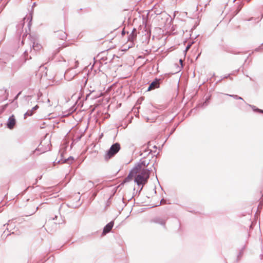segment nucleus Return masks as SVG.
I'll use <instances>...</instances> for the list:
<instances>
[{
    "mask_svg": "<svg viewBox=\"0 0 263 263\" xmlns=\"http://www.w3.org/2000/svg\"><path fill=\"white\" fill-rule=\"evenodd\" d=\"M21 91L19 92L16 95V96L14 97V100H16V99L18 98V96L21 95Z\"/></svg>",
    "mask_w": 263,
    "mask_h": 263,
    "instance_id": "27",
    "label": "nucleus"
},
{
    "mask_svg": "<svg viewBox=\"0 0 263 263\" xmlns=\"http://www.w3.org/2000/svg\"><path fill=\"white\" fill-rule=\"evenodd\" d=\"M11 234H14V232H11ZM10 234H11V233H10V234H7V235H6V236H8V235H10Z\"/></svg>",
    "mask_w": 263,
    "mask_h": 263,
    "instance_id": "39",
    "label": "nucleus"
},
{
    "mask_svg": "<svg viewBox=\"0 0 263 263\" xmlns=\"http://www.w3.org/2000/svg\"><path fill=\"white\" fill-rule=\"evenodd\" d=\"M58 216L57 215H55L53 218H52L51 219H49L48 220V222L47 223H49L50 222H51L52 220H54L55 219H56L57 218Z\"/></svg>",
    "mask_w": 263,
    "mask_h": 263,
    "instance_id": "24",
    "label": "nucleus"
},
{
    "mask_svg": "<svg viewBox=\"0 0 263 263\" xmlns=\"http://www.w3.org/2000/svg\"><path fill=\"white\" fill-rule=\"evenodd\" d=\"M56 35L58 37L62 40L66 39L67 37L66 33L63 31H58L56 33Z\"/></svg>",
    "mask_w": 263,
    "mask_h": 263,
    "instance_id": "12",
    "label": "nucleus"
},
{
    "mask_svg": "<svg viewBox=\"0 0 263 263\" xmlns=\"http://www.w3.org/2000/svg\"><path fill=\"white\" fill-rule=\"evenodd\" d=\"M73 160H74L73 157L72 156H70L67 159L64 160L62 163H67L70 164L72 163Z\"/></svg>",
    "mask_w": 263,
    "mask_h": 263,
    "instance_id": "15",
    "label": "nucleus"
},
{
    "mask_svg": "<svg viewBox=\"0 0 263 263\" xmlns=\"http://www.w3.org/2000/svg\"><path fill=\"white\" fill-rule=\"evenodd\" d=\"M32 19V16L31 14H30V15L28 17H25L24 20H26L27 21H29V23L28 24V26L30 27L31 25V22Z\"/></svg>",
    "mask_w": 263,
    "mask_h": 263,
    "instance_id": "18",
    "label": "nucleus"
},
{
    "mask_svg": "<svg viewBox=\"0 0 263 263\" xmlns=\"http://www.w3.org/2000/svg\"><path fill=\"white\" fill-rule=\"evenodd\" d=\"M242 255V250H241L238 254V255H237V259H240V258H241V256Z\"/></svg>",
    "mask_w": 263,
    "mask_h": 263,
    "instance_id": "23",
    "label": "nucleus"
},
{
    "mask_svg": "<svg viewBox=\"0 0 263 263\" xmlns=\"http://www.w3.org/2000/svg\"><path fill=\"white\" fill-rule=\"evenodd\" d=\"M47 101H48V102H50V100L48 99Z\"/></svg>",
    "mask_w": 263,
    "mask_h": 263,
    "instance_id": "43",
    "label": "nucleus"
},
{
    "mask_svg": "<svg viewBox=\"0 0 263 263\" xmlns=\"http://www.w3.org/2000/svg\"><path fill=\"white\" fill-rule=\"evenodd\" d=\"M36 182H37V180H36L34 184L36 183Z\"/></svg>",
    "mask_w": 263,
    "mask_h": 263,
    "instance_id": "46",
    "label": "nucleus"
},
{
    "mask_svg": "<svg viewBox=\"0 0 263 263\" xmlns=\"http://www.w3.org/2000/svg\"><path fill=\"white\" fill-rule=\"evenodd\" d=\"M261 47L260 46L258 48H256L255 49V51H259L261 49Z\"/></svg>",
    "mask_w": 263,
    "mask_h": 263,
    "instance_id": "28",
    "label": "nucleus"
},
{
    "mask_svg": "<svg viewBox=\"0 0 263 263\" xmlns=\"http://www.w3.org/2000/svg\"><path fill=\"white\" fill-rule=\"evenodd\" d=\"M120 149L121 147L119 143L116 142L110 146L109 149L107 151L104 157L105 160L107 161L109 159L115 156V155L117 154L118 153V152L120 150Z\"/></svg>",
    "mask_w": 263,
    "mask_h": 263,
    "instance_id": "2",
    "label": "nucleus"
},
{
    "mask_svg": "<svg viewBox=\"0 0 263 263\" xmlns=\"http://www.w3.org/2000/svg\"><path fill=\"white\" fill-rule=\"evenodd\" d=\"M37 97L39 98L40 97L42 96V93L40 91H39V92L37 94Z\"/></svg>",
    "mask_w": 263,
    "mask_h": 263,
    "instance_id": "29",
    "label": "nucleus"
},
{
    "mask_svg": "<svg viewBox=\"0 0 263 263\" xmlns=\"http://www.w3.org/2000/svg\"><path fill=\"white\" fill-rule=\"evenodd\" d=\"M191 46H192V44H189V45L186 47L185 51L188 50L191 48Z\"/></svg>",
    "mask_w": 263,
    "mask_h": 263,
    "instance_id": "26",
    "label": "nucleus"
},
{
    "mask_svg": "<svg viewBox=\"0 0 263 263\" xmlns=\"http://www.w3.org/2000/svg\"><path fill=\"white\" fill-rule=\"evenodd\" d=\"M154 170H155V172H156V169L155 168H154Z\"/></svg>",
    "mask_w": 263,
    "mask_h": 263,
    "instance_id": "45",
    "label": "nucleus"
},
{
    "mask_svg": "<svg viewBox=\"0 0 263 263\" xmlns=\"http://www.w3.org/2000/svg\"><path fill=\"white\" fill-rule=\"evenodd\" d=\"M114 224V223L112 221L107 223L103 229L102 235H106L107 233H109L112 228Z\"/></svg>",
    "mask_w": 263,
    "mask_h": 263,
    "instance_id": "7",
    "label": "nucleus"
},
{
    "mask_svg": "<svg viewBox=\"0 0 263 263\" xmlns=\"http://www.w3.org/2000/svg\"><path fill=\"white\" fill-rule=\"evenodd\" d=\"M24 56H26V55H27V51H25V52H24Z\"/></svg>",
    "mask_w": 263,
    "mask_h": 263,
    "instance_id": "38",
    "label": "nucleus"
},
{
    "mask_svg": "<svg viewBox=\"0 0 263 263\" xmlns=\"http://www.w3.org/2000/svg\"><path fill=\"white\" fill-rule=\"evenodd\" d=\"M147 145H148V147H147V148L150 147V146H152V144H151V142H148V143H147Z\"/></svg>",
    "mask_w": 263,
    "mask_h": 263,
    "instance_id": "31",
    "label": "nucleus"
},
{
    "mask_svg": "<svg viewBox=\"0 0 263 263\" xmlns=\"http://www.w3.org/2000/svg\"><path fill=\"white\" fill-rule=\"evenodd\" d=\"M87 81V80H86L85 81V84L86 83Z\"/></svg>",
    "mask_w": 263,
    "mask_h": 263,
    "instance_id": "44",
    "label": "nucleus"
},
{
    "mask_svg": "<svg viewBox=\"0 0 263 263\" xmlns=\"http://www.w3.org/2000/svg\"><path fill=\"white\" fill-rule=\"evenodd\" d=\"M229 76H230V74H228V75H227V76H224V77H223L222 79H220V80L218 81V82H220L222 79L228 78Z\"/></svg>",
    "mask_w": 263,
    "mask_h": 263,
    "instance_id": "25",
    "label": "nucleus"
},
{
    "mask_svg": "<svg viewBox=\"0 0 263 263\" xmlns=\"http://www.w3.org/2000/svg\"><path fill=\"white\" fill-rule=\"evenodd\" d=\"M137 37V30L136 29L134 28L130 34L128 36V41H134Z\"/></svg>",
    "mask_w": 263,
    "mask_h": 263,
    "instance_id": "10",
    "label": "nucleus"
},
{
    "mask_svg": "<svg viewBox=\"0 0 263 263\" xmlns=\"http://www.w3.org/2000/svg\"><path fill=\"white\" fill-rule=\"evenodd\" d=\"M39 209V207L36 206L35 208V206H33L32 209L31 210H28L26 213L27 215H26L27 216H30L34 214Z\"/></svg>",
    "mask_w": 263,
    "mask_h": 263,
    "instance_id": "14",
    "label": "nucleus"
},
{
    "mask_svg": "<svg viewBox=\"0 0 263 263\" xmlns=\"http://www.w3.org/2000/svg\"><path fill=\"white\" fill-rule=\"evenodd\" d=\"M5 92L7 94V96H8V91H7V89H6L5 90Z\"/></svg>",
    "mask_w": 263,
    "mask_h": 263,
    "instance_id": "35",
    "label": "nucleus"
},
{
    "mask_svg": "<svg viewBox=\"0 0 263 263\" xmlns=\"http://www.w3.org/2000/svg\"><path fill=\"white\" fill-rule=\"evenodd\" d=\"M39 108L37 105L34 106L31 110H28L24 115V119H26L27 116H31L33 115L34 111Z\"/></svg>",
    "mask_w": 263,
    "mask_h": 263,
    "instance_id": "8",
    "label": "nucleus"
},
{
    "mask_svg": "<svg viewBox=\"0 0 263 263\" xmlns=\"http://www.w3.org/2000/svg\"><path fill=\"white\" fill-rule=\"evenodd\" d=\"M238 12H239V10H238V11L236 12L235 14H237L238 13Z\"/></svg>",
    "mask_w": 263,
    "mask_h": 263,
    "instance_id": "41",
    "label": "nucleus"
},
{
    "mask_svg": "<svg viewBox=\"0 0 263 263\" xmlns=\"http://www.w3.org/2000/svg\"><path fill=\"white\" fill-rule=\"evenodd\" d=\"M16 124V120L15 119V117L13 115H11L9 117L7 123V126L10 129H12L14 128L15 125Z\"/></svg>",
    "mask_w": 263,
    "mask_h": 263,
    "instance_id": "6",
    "label": "nucleus"
},
{
    "mask_svg": "<svg viewBox=\"0 0 263 263\" xmlns=\"http://www.w3.org/2000/svg\"><path fill=\"white\" fill-rule=\"evenodd\" d=\"M107 60V58L106 57H102L100 59L101 60V65L100 67V68L102 69L101 70H100V71H103L105 69V67L107 66L106 64L107 62L106 61Z\"/></svg>",
    "mask_w": 263,
    "mask_h": 263,
    "instance_id": "9",
    "label": "nucleus"
},
{
    "mask_svg": "<svg viewBox=\"0 0 263 263\" xmlns=\"http://www.w3.org/2000/svg\"><path fill=\"white\" fill-rule=\"evenodd\" d=\"M89 183H90V184H91L92 185H93V181H91V180H89V182H88Z\"/></svg>",
    "mask_w": 263,
    "mask_h": 263,
    "instance_id": "34",
    "label": "nucleus"
},
{
    "mask_svg": "<svg viewBox=\"0 0 263 263\" xmlns=\"http://www.w3.org/2000/svg\"><path fill=\"white\" fill-rule=\"evenodd\" d=\"M254 111L258 112L263 114V110L256 108L255 106L250 105Z\"/></svg>",
    "mask_w": 263,
    "mask_h": 263,
    "instance_id": "19",
    "label": "nucleus"
},
{
    "mask_svg": "<svg viewBox=\"0 0 263 263\" xmlns=\"http://www.w3.org/2000/svg\"><path fill=\"white\" fill-rule=\"evenodd\" d=\"M237 100H241L243 101V98H241V97L238 96Z\"/></svg>",
    "mask_w": 263,
    "mask_h": 263,
    "instance_id": "33",
    "label": "nucleus"
},
{
    "mask_svg": "<svg viewBox=\"0 0 263 263\" xmlns=\"http://www.w3.org/2000/svg\"><path fill=\"white\" fill-rule=\"evenodd\" d=\"M226 95H227V96H229L231 97H232L233 98H234L235 99H236L237 100V98H238V96L236 95H229V94H226Z\"/></svg>",
    "mask_w": 263,
    "mask_h": 263,
    "instance_id": "22",
    "label": "nucleus"
},
{
    "mask_svg": "<svg viewBox=\"0 0 263 263\" xmlns=\"http://www.w3.org/2000/svg\"><path fill=\"white\" fill-rule=\"evenodd\" d=\"M32 47L34 51H39L41 49L42 46L40 44H35V42H33Z\"/></svg>",
    "mask_w": 263,
    "mask_h": 263,
    "instance_id": "16",
    "label": "nucleus"
},
{
    "mask_svg": "<svg viewBox=\"0 0 263 263\" xmlns=\"http://www.w3.org/2000/svg\"><path fill=\"white\" fill-rule=\"evenodd\" d=\"M175 128H174L172 130L171 132L170 133V135H172V134L174 133V132L175 131Z\"/></svg>",
    "mask_w": 263,
    "mask_h": 263,
    "instance_id": "32",
    "label": "nucleus"
},
{
    "mask_svg": "<svg viewBox=\"0 0 263 263\" xmlns=\"http://www.w3.org/2000/svg\"><path fill=\"white\" fill-rule=\"evenodd\" d=\"M151 171V170L148 168L143 169L135 177V182L139 186L142 185V187L139 191V193H140L142 190L143 185L147 182L150 176Z\"/></svg>",
    "mask_w": 263,
    "mask_h": 263,
    "instance_id": "1",
    "label": "nucleus"
},
{
    "mask_svg": "<svg viewBox=\"0 0 263 263\" xmlns=\"http://www.w3.org/2000/svg\"><path fill=\"white\" fill-rule=\"evenodd\" d=\"M179 62H180V64L182 65V63H183V61H182V60L180 59V60H179Z\"/></svg>",
    "mask_w": 263,
    "mask_h": 263,
    "instance_id": "37",
    "label": "nucleus"
},
{
    "mask_svg": "<svg viewBox=\"0 0 263 263\" xmlns=\"http://www.w3.org/2000/svg\"><path fill=\"white\" fill-rule=\"evenodd\" d=\"M76 65L74 68L67 69L64 73L65 79L67 81L72 80L74 77L78 74V72L74 70V68H77L78 66L79 62L78 61L75 62Z\"/></svg>",
    "mask_w": 263,
    "mask_h": 263,
    "instance_id": "3",
    "label": "nucleus"
},
{
    "mask_svg": "<svg viewBox=\"0 0 263 263\" xmlns=\"http://www.w3.org/2000/svg\"><path fill=\"white\" fill-rule=\"evenodd\" d=\"M125 34V31H124V30H123L122 31V34L124 35Z\"/></svg>",
    "mask_w": 263,
    "mask_h": 263,
    "instance_id": "36",
    "label": "nucleus"
},
{
    "mask_svg": "<svg viewBox=\"0 0 263 263\" xmlns=\"http://www.w3.org/2000/svg\"><path fill=\"white\" fill-rule=\"evenodd\" d=\"M141 169V166L140 165H136L135 167H134L131 171L130 172V173H132L133 175H136L137 174V173L140 171Z\"/></svg>",
    "mask_w": 263,
    "mask_h": 263,
    "instance_id": "13",
    "label": "nucleus"
},
{
    "mask_svg": "<svg viewBox=\"0 0 263 263\" xmlns=\"http://www.w3.org/2000/svg\"><path fill=\"white\" fill-rule=\"evenodd\" d=\"M167 219H168L167 217H166L165 218H161L160 217H154L152 220V222L155 223L159 224L161 225L162 226H163V227L164 229H166L165 224H166V221L167 220Z\"/></svg>",
    "mask_w": 263,
    "mask_h": 263,
    "instance_id": "5",
    "label": "nucleus"
},
{
    "mask_svg": "<svg viewBox=\"0 0 263 263\" xmlns=\"http://www.w3.org/2000/svg\"><path fill=\"white\" fill-rule=\"evenodd\" d=\"M149 163V162H147L146 160H140V161L139 163H138V165H140L141 166V168L142 166H147L148 165Z\"/></svg>",
    "mask_w": 263,
    "mask_h": 263,
    "instance_id": "17",
    "label": "nucleus"
},
{
    "mask_svg": "<svg viewBox=\"0 0 263 263\" xmlns=\"http://www.w3.org/2000/svg\"><path fill=\"white\" fill-rule=\"evenodd\" d=\"M5 232H4V234H3L4 237L5 236Z\"/></svg>",
    "mask_w": 263,
    "mask_h": 263,
    "instance_id": "42",
    "label": "nucleus"
},
{
    "mask_svg": "<svg viewBox=\"0 0 263 263\" xmlns=\"http://www.w3.org/2000/svg\"><path fill=\"white\" fill-rule=\"evenodd\" d=\"M162 82L161 79L155 78L150 84L147 88V91H151L160 87L161 83Z\"/></svg>",
    "mask_w": 263,
    "mask_h": 263,
    "instance_id": "4",
    "label": "nucleus"
},
{
    "mask_svg": "<svg viewBox=\"0 0 263 263\" xmlns=\"http://www.w3.org/2000/svg\"><path fill=\"white\" fill-rule=\"evenodd\" d=\"M153 147L154 148H155V149H156V148H157V147L156 145H154V146H153Z\"/></svg>",
    "mask_w": 263,
    "mask_h": 263,
    "instance_id": "40",
    "label": "nucleus"
},
{
    "mask_svg": "<svg viewBox=\"0 0 263 263\" xmlns=\"http://www.w3.org/2000/svg\"><path fill=\"white\" fill-rule=\"evenodd\" d=\"M15 224L13 222L12 220H9L8 222L7 223L6 230L10 232L13 229L15 228Z\"/></svg>",
    "mask_w": 263,
    "mask_h": 263,
    "instance_id": "11",
    "label": "nucleus"
},
{
    "mask_svg": "<svg viewBox=\"0 0 263 263\" xmlns=\"http://www.w3.org/2000/svg\"><path fill=\"white\" fill-rule=\"evenodd\" d=\"M210 99V97H206L205 101L202 104V106H207Z\"/></svg>",
    "mask_w": 263,
    "mask_h": 263,
    "instance_id": "21",
    "label": "nucleus"
},
{
    "mask_svg": "<svg viewBox=\"0 0 263 263\" xmlns=\"http://www.w3.org/2000/svg\"><path fill=\"white\" fill-rule=\"evenodd\" d=\"M148 151V154H150L152 152V151L151 149H147V148L144 150V152H146Z\"/></svg>",
    "mask_w": 263,
    "mask_h": 263,
    "instance_id": "30",
    "label": "nucleus"
},
{
    "mask_svg": "<svg viewBox=\"0 0 263 263\" xmlns=\"http://www.w3.org/2000/svg\"><path fill=\"white\" fill-rule=\"evenodd\" d=\"M133 176H134V175H133L132 173H130L129 172L128 176L125 178V181L126 182V181H128L129 180H131L133 178Z\"/></svg>",
    "mask_w": 263,
    "mask_h": 263,
    "instance_id": "20",
    "label": "nucleus"
}]
</instances>
